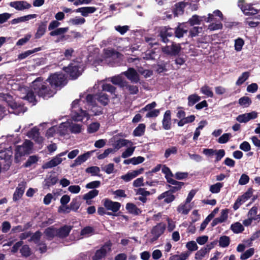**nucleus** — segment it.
Segmentation results:
<instances>
[{
	"label": "nucleus",
	"mask_w": 260,
	"mask_h": 260,
	"mask_svg": "<svg viewBox=\"0 0 260 260\" xmlns=\"http://www.w3.org/2000/svg\"><path fill=\"white\" fill-rule=\"evenodd\" d=\"M23 90L26 92V94L21 98L33 105H35L37 102L36 94L44 99H47L53 96L56 93V90L51 88L48 82L46 80L43 82L41 77L38 78L32 82L30 89L24 88Z\"/></svg>",
	"instance_id": "nucleus-1"
},
{
	"label": "nucleus",
	"mask_w": 260,
	"mask_h": 260,
	"mask_svg": "<svg viewBox=\"0 0 260 260\" xmlns=\"http://www.w3.org/2000/svg\"><path fill=\"white\" fill-rule=\"evenodd\" d=\"M84 103V101L81 100H76L72 103L71 117L74 121H81L85 119L87 121L89 119L90 115L80 107Z\"/></svg>",
	"instance_id": "nucleus-2"
},
{
	"label": "nucleus",
	"mask_w": 260,
	"mask_h": 260,
	"mask_svg": "<svg viewBox=\"0 0 260 260\" xmlns=\"http://www.w3.org/2000/svg\"><path fill=\"white\" fill-rule=\"evenodd\" d=\"M86 109L93 113V115L99 116L103 113L104 108L96 105V101L92 94H88L86 97Z\"/></svg>",
	"instance_id": "nucleus-3"
},
{
	"label": "nucleus",
	"mask_w": 260,
	"mask_h": 260,
	"mask_svg": "<svg viewBox=\"0 0 260 260\" xmlns=\"http://www.w3.org/2000/svg\"><path fill=\"white\" fill-rule=\"evenodd\" d=\"M46 81L51 88L55 90L56 87L64 86L66 84V78L62 73H55L51 75Z\"/></svg>",
	"instance_id": "nucleus-4"
},
{
	"label": "nucleus",
	"mask_w": 260,
	"mask_h": 260,
	"mask_svg": "<svg viewBox=\"0 0 260 260\" xmlns=\"http://www.w3.org/2000/svg\"><path fill=\"white\" fill-rule=\"evenodd\" d=\"M33 143L29 140H25L22 145L17 146L15 149V160L19 161L20 158L31 152Z\"/></svg>",
	"instance_id": "nucleus-5"
},
{
	"label": "nucleus",
	"mask_w": 260,
	"mask_h": 260,
	"mask_svg": "<svg viewBox=\"0 0 260 260\" xmlns=\"http://www.w3.org/2000/svg\"><path fill=\"white\" fill-rule=\"evenodd\" d=\"M63 70L70 75L73 79L77 78L83 70L82 64L77 62H73L68 67H64Z\"/></svg>",
	"instance_id": "nucleus-6"
},
{
	"label": "nucleus",
	"mask_w": 260,
	"mask_h": 260,
	"mask_svg": "<svg viewBox=\"0 0 260 260\" xmlns=\"http://www.w3.org/2000/svg\"><path fill=\"white\" fill-rule=\"evenodd\" d=\"M68 151L60 153L53 157L50 161L45 163L43 165L42 168L44 169H47L58 166L60 164L63 160L66 159V158H62L61 157L66 155Z\"/></svg>",
	"instance_id": "nucleus-7"
},
{
	"label": "nucleus",
	"mask_w": 260,
	"mask_h": 260,
	"mask_svg": "<svg viewBox=\"0 0 260 260\" xmlns=\"http://www.w3.org/2000/svg\"><path fill=\"white\" fill-rule=\"evenodd\" d=\"M112 243L110 242H106L99 249L95 252L94 255L92 256V260H101L105 257L107 253L111 250Z\"/></svg>",
	"instance_id": "nucleus-8"
},
{
	"label": "nucleus",
	"mask_w": 260,
	"mask_h": 260,
	"mask_svg": "<svg viewBox=\"0 0 260 260\" xmlns=\"http://www.w3.org/2000/svg\"><path fill=\"white\" fill-rule=\"evenodd\" d=\"M238 7L246 15H253L257 14L258 10L252 7L250 4H247L245 0H239L238 3Z\"/></svg>",
	"instance_id": "nucleus-9"
},
{
	"label": "nucleus",
	"mask_w": 260,
	"mask_h": 260,
	"mask_svg": "<svg viewBox=\"0 0 260 260\" xmlns=\"http://www.w3.org/2000/svg\"><path fill=\"white\" fill-rule=\"evenodd\" d=\"M9 5L17 11H22L29 9L31 5L24 1H13L9 3Z\"/></svg>",
	"instance_id": "nucleus-10"
},
{
	"label": "nucleus",
	"mask_w": 260,
	"mask_h": 260,
	"mask_svg": "<svg viewBox=\"0 0 260 260\" xmlns=\"http://www.w3.org/2000/svg\"><path fill=\"white\" fill-rule=\"evenodd\" d=\"M181 47L179 44L173 43L170 46H166L162 48V51L166 54L170 55H176L180 51Z\"/></svg>",
	"instance_id": "nucleus-11"
},
{
	"label": "nucleus",
	"mask_w": 260,
	"mask_h": 260,
	"mask_svg": "<svg viewBox=\"0 0 260 260\" xmlns=\"http://www.w3.org/2000/svg\"><path fill=\"white\" fill-rule=\"evenodd\" d=\"M214 247L213 242L207 244L205 247L198 250L195 254V258L197 260H202L206 254L209 253L210 251Z\"/></svg>",
	"instance_id": "nucleus-12"
},
{
	"label": "nucleus",
	"mask_w": 260,
	"mask_h": 260,
	"mask_svg": "<svg viewBox=\"0 0 260 260\" xmlns=\"http://www.w3.org/2000/svg\"><path fill=\"white\" fill-rule=\"evenodd\" d=\"M121 75H125L131 82L134 83H137L140 80L139 74L133 68H129L126 71L122 73Z\"/></svg>",
	"instance_id": "nucleus-13"
},
{
	"label": "nucleus",
	"mask_w": 260,
	"mask_h": 260,
	"mask_svg": "<svg viewBox=\"0 0 260 260\" xmlns=\"http://www.w3.org/2000/svg\"><path fill=\"white\" fill-rule=\"evenodd\" d=\"M26 186V183L24 181L21 182L16 187V190L13 194V200L16 202L21 198Z\"/></svg>",
	"instance_id": "nucleus-14"
},
{
	"label": "nucleus",
	"mask_w": 260,
	"mask_h": 260,
	"mask_svg": "<svg viewBox=\"0 0 260 260\" xmlns=\"http://www.w3.org/2000/svg\"><path fill=\"white\" fill-rule=\"evenodd\" d=\"M26 135L39 144H41L43 142L44 139L40 136L39 129L36 127H34L31 131L27 133Z\"/></svg>",
	"instance_id": "nucleus-15"
},
{
	"label": "nucleus",
	"mask_w": 260,
	"mask_h": 260,
	"mask_svg": "<svg viewBox=\"0 0 260 260\" xmlns=\"http://www.w3.org/2000/svg\"><path fill=\"white\" fill-rule=\"evenodd\" d=\"M104 205L107 210H111L113 212H117L121 206L119 203L113 202L108 199L105 200Z\"/></svg>",
	"instance_id": "nucleus-16"
},
{
	"label": "nucleus",
	"mask_w": 260,
	"mask_h": 260,
	"mask_svg": "<svg viewBox=\"0 0 260 260\" xmlns=\"http://www.w3.org/2000/svg\"><path fill=\"white\" fill-rule=\"evenodd\" d=\"M96 10V8L94 7H84L79 8L74 11L76 13H80L83 17H87L89 14L94 13Z\"/></svg>",
	"instance_id": "nucleus-17"
},
{
	"label": "nucleus",
	"mask_w": 260,
	"mask_h": 260,
	"mask_svg": "<svg viewBox=\"0 0 260 260\" xmlns=\"http://www.w3.org/2000/svg\"><path fill=\"white\" fill-rule=\"evenodd\" d=\"M166 229L164 224L159 223L154 226L152 230L151 233L153 235V240H156L158 238L163 234Z\"/></svg>",
	"instance_id": "nucleus-18"
},
{
	"label": "nucleus",
	"mask_w": 260,
	"mask_h": 260,
	"mask_svg": "<svg viewBox=\"0 0 260 260\" xmlns=\"http://www.w3.org/2000/svg\"><path fill=\"white\" fill-rule=\"evenodd\" d=\"M187 25V22L179 24L175 31H174L175 36L179 38L182 37L183 35L186 34L188 30Z\"/></svg>",
	"instance_id": "nucleus-19"
},
{
	"label": "nucleus",
	"mask_w": 260,
	"mask_h": 260,
	"mask_svg": "<svg viewBox=\"0 0 260 260\" xmlns=\"http://www.w3.org/2000/svg\"><path fill=\"white\" fill-rule=\"evenodd\" d=\"M174 33V30L173 29L170 27H164L160 29V36L162 39V41L164 43H166L168 41L167 37L172 36Z\"/></svg>",
	"instance_id": "nucleus-20"
},
{
	"label": "nucleus",
	"mask_w": 260,
	"mask_h": 260,
	"mask_svg": "<svg viewBox=\"0 0 260 260\" xmlns=\"http://www.w3.org/2000/svg\"><path fill=\"white\" fill-rule=\"evenodd\" d=\"M93 96L95 101L97 100L103 106H106L109 102L108 95L103 92L93 95Z\"/></svg>",
	"instance_id": "nucleus-21"
},
{
	"label": "nucleus",
	"mask_w": 260,
	"mask_h": 260,
	"mask_svg": "<svg viewBox=\"0 0 260 260\" xmlns=\"http://www.w3.org/2000/svg\"><path fill=\"white\" fill-rule=\"evenodd\" d=\"M168 182L173 185L174 186H170L169 191H171L172 193H173L180 189L182 186L183 185V183L181 182H178L173 178H168Z\"/></svg>",
	"instance_id": "nucleus-22"
},
{
	"label": "nucleus",
	"mask_w": 260,
	"mask_h": 260,
	"mask_svg": "<svg viewBox=\"0 0 260 260\" xmlns=\"http://www.w3.org/2000/svg\"><path fill=\"white\" fill-rule=\"evenodd\" d=\"M171 112L167 110L164 114L162 120V127L165 129L168 130L171 128Z\"/></svg>",
	"instance_id": "nucleus-23"
},
{
	"label": "nucleus",
	"mask_w": 260,
	"mask_h": 260,
	"mask_svg": "<svg viewBox=\"0 0 260 260\" xmlns=\"http://www.w3.org/2000/svg\"><path fill=\"white\" fill-rule=\"evenodd\" d=\"M90 152H87L82 155L78 156L74 160V162L71 165V167H74L80 165L85 162L90 156Z\"/></svg>",
	"instance_id": "nucleus-24"
},
{
	"label": "nucleus",
	"mask_w": 260,
	"mask_h": 260,
	"mask_svg": "<svg viewBox=\"0 0 260 260\" xmlns=\"http://www.w3.org/2000/svg\"><path fill=\"white\" fill-rule=\"evenodd\" d=\"M69 126V122H62L59 126H57L56 134L63 136L68 133Z\"/></svg>",
	"instance_id": "nucleus-25"
},
{
	"label": "nucleus",
	"mask_w": 260,
	"mask_h": 260,
	"mask_svg": "<svg viewBox=\"0 0 260 260\" xmlns=\"http://www.w3.org/2000/svg\"><path fill=\"white\" fill-rule=\"evenodd\" d=\"M72 227L69 225H65L59 229H57V236L59 238H64L68 236Z\"/></svg>",
	"instance_id": "nucleus-26"
},
{
	"label": "nucleus",
	"mask_w": 260,
	"mask_h": 260,
	"mask_svg": "<svg viewBox=\"0 0 260 260\" xmlns=\"http://www.w3.org/2000/svg\"><path fill=\"white\" fill-rule=\"evenodd\" d=\"M175 196L171 191H167L163 192L158 197V200L165 199L164 201L167 203H170L175 200Z\"/></svg>",
	"instance_id": "nucleus-27"
},
{
	"label": "nucleus",
	"mask_w": 260,
	"mask_h": 260,
	"mask_svg": "<svg viewBox=\"0 0 260 260\" xmlns=\"http://www.w3.org/2000/svg\"><path fill=\"white\" fill-rule=\"evenodd\" d=\"M47 22H41L39 25L37 32L35 34V38H41L45 33L46 30Z\"/></svg>",
	"instance_id": "nucleus-28"
},
{
	"label": "nucleus",
	"mask_w": 260,
	"mask_h": 260,
	"mask_svg": "<svg viewBox=\"0 0 260 260\" xmlns=\"http://www.w3.org/2000/svg\"><path fill=\"white\" fill-rule=\"evenodd\" d=\"M69 28L68 27L57 28L52 30L49 35L51 36H61L60 40H62L64 38L63 34L67 32Z\"/></svg>",
	"instance_id": "nucleus-29"
},
{
	"label": "nucleus",
	"mask_w": 260,
	"mask_h": 260,
	"mask_svg": "<svg viewBox=\"0 0 260 260\" xmlns=\"http://www.w3.org/2000/svg\"><path fill=\"white\" fill-rule=\"evenodd\" d=\"M258 208L257 206H253L252 207L247 213V217H250L254 220H258L260 219V214L257 215Z\"/></svg>",
	"instance_id": "nucleus-30"
},
{
	"label": "nucleus",
	"mask_w": 260,
	"mask_h": 260,
	"mask_svg": "<svg viewBox=\"0 0 260 260\" xmlns=\"http://www.w3.org/2000/svg\"><path fill=\"white\" fill-rule=\"evenodd\" d=\"M82 125L80 124H77L75 123H70L69 122V129L70 130L71 133L74 134L80 133L82 130Z\"/></svg>",
	"instance_id": "nucleus-31"
},
{
	"label": "nucleus",
	"mask_w": 260,
	"mask_h": 260,
	"mask_svg": "<svg viewBox=\"0 0 260 260\" xmlns=\"http://www.w3.org/2000/svg\"><path fill=\"white\" fill-rule=\"evenodd\" d=\"M126 209L129 213L135 215H138L141 212V211L133 203H127L126 205Z\"/></svg>",
	"instance_id": "nucleus-32"
},
{
	"label": "nucleus",
	"mask_w": 260,
	"mask_h": 260,
	"mask_svg": "<svg viewBox=\"0 0 260 260\" xmlns=\"http://www.w3.org/2000/svg\"><path fill=\"white\" fill-rule=\"evenodd\" d=\"M109 80L112 82L113 84L120 86H123L124 83L121 75L112 77L109 79Z\"/></svg>",
	"instance_id": "nucleus-33"
},
{
	"label": "nucleus",
	"mask_w": 260,
	"mask_h": 260,
	"mask_svg": "<svg viewBox=\"0 0 260 260\" xmlns=\"http://www.w3.org/2000/svg\"><path fill=\"white\" fill-rule=\"evenodd\" d=\"M85 22V19L81 17L76 16L71 18L69 20V23L73 25H80Z\"/></svg>",
	"instance_id": "nucleus-34"
},
{
	"label": "nucleus",
	"mask_w": 260,
	"mask_h": 260,
	"mask_svg": "<svg viewBox=\"0 0 260 260\" xmlns=\"http://www.w3.org/2000/svg\"><path fill=\"white\" fill-rule=\"evenodd\" d=\"M231 229L234 233L236 234L242 233L244 230L242 224L239 222L232 224Z\"/></svg>",
	"instance_id": "nucleus-35"
},
{
	"label": "nucleus",
	"mask_w": 260,
	"mask_h": 260,
	"mask_svg": "<svg viewBox=\"0 0 260 260\" xmlns=\"http://www.w3.org/2000/svg\"><path fill=\"white\" fill-rule=\"evenodd\" d=\"M145 125L144 124H139V125L134 129L133 135L136 137L142 136L145 132Z\"/></svg>",
	"instance_id": "nucleus-36"
},
{
	"label": "nucleus",
	"mask_w": 260,
	"mask_h": 260,
	"mask_svg": "<svg viewBox=\"0 0 260 260\" xmlns=\"http://www.w3.org/2000/svg\"><path fill=\"white\" fill-rule=\"evenodd\" d=\"M205 17H200L197 15L192 16L188 20V23L190 25L193 26L194 25L200 24L201 22L203 21Z\"/></svg>",
	"instance_id": "nucleus-37"
},
{
	"label": "nucleus",
	"mask_w": 260,
	"mask_h": 260,
	"mask_svg": "<svg viewBox=\"0 0 260 260\" xmlns=\"http://www.w3.org/2000/svg\"><path fill=\"white\" fill-rule=\"evenodd\" d=\"M223 186V183L217 182L210 186L209 190L212 193H218L220 191L221 188Z\"/></svg>",
	"instance_id": "nucleus-38"
},
{
	"label": "nucleus",
	"mask_w": 260,
	"mask_h": 260,
	"mask_svg": "<svg viewBox=\"0 0 260 260\" xmlns=\"http://www.w3.org/2000/svg\"><path fill=\"white\" fill-rule=\"evenodd\" d=\"M85 172L87 173L90 174L92 176H100V175L99 174L100 172V169L99 167L96 166L88 167L86 169Z\"/></svg>",
	"instance_id": "nucleus-39"
},
{
	"label": "nucleus",
	"mask_w": 260,
	"mask_h": 260,
	"mask_svg": "<svg viewBox=\"0 0 260 260\" xmlns=\"http://www.w3.org/2000/svg\"><path fill=\"white\" fill-rule=\"evenodd\" d=\"M201 100V97L196 94H191L188 97V105L192 106Z\"/></svg>",
	"instance_id": "nucleus-40"
},
{
	"label": "nucleus",
	"mask_w": 260,
	"mask_h": 260,
	"mask_svg": "<svg viewBox=\"0 0 260 260\" xmlns=\"http://www.w3.org/2000/svg\"><path fill=\"white\" fill-rule=\"evenodd\" d=\"M44 233L46 236L49 239L52 238L55 236H57V229L52 226L46 229Z\"/></svg>",
	"instance_id": "nucleus-41"
},
{
	"label": "nucleus",
	"mask_w": 260,
	"mask_h": 260,
	"mask_svg": "<svg viewBox=\"0 0 260 260\" xmlns=\"http://www.w3.org/2000/svg\"><path fill=\"white\" fill-rule=\"evenodd\" d=\"M230 238L226 236H221L219 240V246L221 247H226L230 244Z\"/></svg>",
	"instance_id": "nucleus-42"
},
{
	"label": "nucleus",
	"mask_w": 260,
	"mask_h": 260,
	"mask_svg": "<svg viewBox=\"0 0 260 260\" xmlns=\"http://www.w3.org/2000/svg\"><path fill=\"white\" fill-rule=\"evenodd\" d=\"M239 104L244 107H248L251 104V100L248 96H243L239 100Z\"/></svg>",
	"instance_id": "nucleus-43"
},
{
	"label": "nucleus",
	"mask_w": 260,
	"mask_h": 260,
	"mask_svg": "<svg viewBox=\"0 0 260 260\" xmlns=\"http://www.w3.org/2000/svg\"><path fill=\"white\" fill-rule=\"evenodd\" d=\"M201 92L207 95L208 97L212 98L213 96V92L211 90V88L207 85H204L200 89Z\"/></svg>",
	"instance_id": "nucleus-44"
},
{
	"label": "nucleus",
	"mask_w": 260,
	"mask_h": 260,
	"mask_svg": "<svg viewBox=\"0 0 260 260\" xmlns=\"http://www.w3.org/2000/svg\"><path fill=\"white\" fill-rule=\"evenodd\" d=\"M254 253V249L250 248L242 253L240 256V258L242 260H246L251 257Z\"/></svg>",
	"instance_id": "nucleus-45"
},
{
	"label": "nucleus",
	"mask_w": 260,
	"mask_h": 260,
	"mask_svg": "<svg viewBox=\"0 0 260 260\" xmlns=\"http://www.w3.org/2000/svg\"><path fill=\"white\" fill-rule=\"evenodd\" d=\"M120 55L119 53L111 50H107L105 53V57L107 59L109 58H111L112 59L118 58Z\"/></svg>",
	"instance_id": "nucleus-46"
},
{
	"label": "nucleus",
	"mask_w": 260,
	"mask_h": 260,
	"mask_svg": "<svg viewBox=\"0 0 260 260\" xmlns=\"http://www.w3.org/2000/svg\"><path fill=\"white\" fill-rule=\"evenodd\" d=\"M102 90L103 91H108L111 94H114V95L116 96V94H115L116 88L110 84H103L102 85Z\"/></svg>",
	"instance_id": "nucleus-47"
},
{
	"label": "nucleus",
	"mask_w": 260,
	"mask_h": 260,
	"mask_svg": "<svg viewBox=\"0 0 260 260\" xmlns=\"http://www.w3.org/2000/svg\"><path fill=\"white\" fill-rule=\"evenodd\" d=\"M80 206L79 199L76 198L72 201L70 205V209L73 211H77Z\"/></svg>",
	"instance_id": "nucleus-48"
},
{
	"label": "nucleus",
	"mask_w": 260,
	"mask_h": 260,
	"mask_svg": "<svg viewBox=\"0 0 260 260\" xmlns=\"http://www.w3.org/2000/svg\"><path fill=\"white\" fill-rule=\"evenodd\" d=\"M249 73L248 72H245L242 73L236 82V85H240L242 84L249 77Z\"/></svg>",
	"instance_id": "nucleus-49"
},
{
	"label": "nucleus",
	"mask_w": 260,
	"mask_h": 260,
	"mask_svg": "<svg viewBox=\"0 0 260 260\" xmlns=\"http://www.w3.org/2000/svg\"><path fill=\"white\" fill-rule=\"evenodd\" d=\"M133 143L126 139H120L117 142V147L118 148H120L122 147L126 146H132L133 145Z\"/></svg>",
	"instance_id": "nucleus-50"
},
{
	"label": "nucleus",
	"mask_w": 260,
	"mask_h": 260,
	"mask_svg": "<svg viewBox=\"0 0 260 260\" xmlns=\"http://www.w3.org/2000/svg\"><path fill=\"white\" fill-rule=\"evenodd\" d=\"M99 194V190L93 189L85 193L83 197V199H92L96 197Z\"/></svg>",
	"instance_id": "nucleus-51"
},
{
	"label": "nucleus",
	"mask_w": 260,
	"mask_h": 260,
	"mask_svg": "<svg viewBox=\"0 0 260 260\" xmlns=\"http://www.w3.org/2000/svg\"><path fill=\"white\" fill-rule=\"evenodd\" d=\"M190 208L186 204H181L177 208V211L182 214L186 215L188 213Z\"/></svg>",
	"instance_id": "nucleus-52"
},
{
	"label": "nucleus",
	"mask_w": 260,
	"mask_h": 260,
	"mask_svg": "<svg viewBox=\"0 0 260 260\" xmlns=\"http://www.w3.org/2000/svg\"><path fill=\"white\" fill-rule=\"evenodd\" d=\"M115 152V150L114 149L108 148L105 150L104 152L103 153L99 154L97 157L99 159H103L107 157L109 154L114 153Z\"/></svg>",
	"instance_id": "nucleus-53"
},
{
	"label": "nucleus",
	"mask_w": 260,
	"mask_h": 260,
	"mask_svg": "<svg viewBox=\"0 0 260 260\" xmlns=\"http://www.w3.org/2000/svg\"><path fill=\"white\" fill-rule=\"evenodd\" d=\"M177 152V148L175 146H173L167 149L165 151L164 156L167 158L171 154H175Z\"/></svg>",
	"instance_id": "nucleus-54"
},
{
	"label": "nucleus",
	"mask_w": 260,
	"mask_h": 260,
	"mask_svg": "<svg viewBox=\"0 0 260 260\" xmlns=\"http://www.w3.org/2000/svg\"><path fill=\"white\" fill-rule=\"evenodd\" d=\"M100 127V123L98 122H93L91 123L87 128V131L89 133H93L96 132Z\"/></svg>",
	"instance_id": "nucleus-55"
},
{
	"label": "nucleus",
	"mask_w": 260,
	"mask_h": 260,
	"mask_svg": "<svg viewBox=\"0 0 260 260\" xmlns=\"http://www.w3.org/2000/svg\"><path fill=\"white\" fill-rule=\"evenodd\" d=\"M231 137L232 135L230 133L224 134L219 138L218 142L220 144L226 143Z\"/></svg>",
	"instance_id": "nucleus-56"
},
{
	"label": "nucleus",
	"mask_w": 260,
	"mask_h": 260,
	"mask_svg": "<svg viewBox=\"0 0 260 260\" xmlns=\"http://www.w3.org/2000/svg\"><path fill=\"white\" fill-rule=\"evenodd\" d=\"M135 147H130L128 148H127L122 153L121 155V157L122 158H127L129 156H131L133 155L135 149Z\"/></svg>",
	"instance_id": "nucleus-57"
},
{
	"label": "nucleus",
	"mask_w": 260,
	"mask_h": 260,
	"mask_svg": "<svg viewBox=\"0 0 260 260\" xmlns=\"http://www.w3.org/2000/svg\"><path fill=\"white\" fill-rule=\"evenodd\" d=\"M38 160V157L36 156L32 155L29 156V157L28 158L27 160L26 161V162L24 164V166L25 167H30L32 164H35L37 162Z\"/></svg>",
	"instance_id": "nucleus-58"
},
{
	"label": "nucleus",
	"mask_w": 260,
	"mask_h": 260,
	"mask_svg": "<svg viewBox=\"0 0 260 260\" xmlns=\"http://www.w3.org/2000/svg\"><path fill=\"white\" fill-rule=\"evenodd\" d=\"M186 247L189 251H196L198 249V246L196 242L194 241L188 242L186 244Z\"/></svg>",
	"instance_id": "nucleus-59"
},
{
	"label": "nucleus",
	"mask_w": 260,
	"mask_h": 260,
	"mask_svg": "<svg viewBox=\"0 0 260 260\" xmlns=\"http://www.w3.org/2000/svg\"><path fill=\"white\" fill-rule=\"evenodd\" d=\"M94 230L92 227L86 226L81 231V235L85 236H89L93 233Z\"/></svg>",
	"instance_id": "nucleus-60"
},
{
	"label": "nucleus",
	"mask_w": 260,
	"mask_h": 260,
	"mask_svg": "<svg viewBox=\"0 0 260 260\" xmlns=\"http://www.w3.org/2000/svg\"><path fill=\"white\" fill-rule=\"evenodd\" d=\"M222 27V24L220 22V20H218L217 23H211L208 26V29L210 30H215L221 29Z\"/></svg>",
	"instance_id": "nucleus-61"
},
{
	"label": "nucleus",
	"mask_w": 260,
	"mask_h": 260,
	"mask_svg": "<svg viewBox=\"0 0 260 260\" xmlns=\"http://www.w3.org/2000/svg\"><path fill=\"white\" fill-rule=\"evenodd\" d=\"M214 155H216L214 161L217 162L225 155V151L223 149L216 150Z\"/></svg>",
	"instance_id": "nucleus-62"
},
{
	"label": "nucleus",
	"mask_w": 260,
	"mask_h": 260,
	"mask_svg": "<svg viewBox=\"0 0 260 260\" xmlns=\"http://www.w3.org/2000/svg\"><path fill=\"white\" fill-rule=\"evenodd\" d=\"M229 211L228 209L222 210L220 213V216L217 218L222 223L224 222L228 218Z\"/></svg>",
	"instance_id": "nucleus-63"
},
{
	"label": "nucleus",
	"mask_w": 260,
	"mask_h": 260,
	"mask_svg": "<svg viewBox=\"0 0 260 260\" xmlns=\"http://www.w3.org/2000/svg\"><path fill=\"white\" fill-rule=\"evenodd\" d=\"M245 202V201L243 200V199L241 196H239L233 205L234 210H237Z\"/></svg>",
	"instance_id": "nucleus-64"
}]
</instances>
